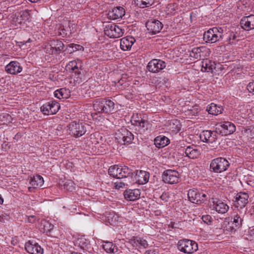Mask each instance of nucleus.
I'll return each mask as SVG.
<instances>
[{
    "instance_id": "obj_1",
    "label": "nucleus",
    "mask_w": 254,
    "mask_h": 254,
    "mask_svg": "<svg viewBox=\"0 0 254 254\" xmlns=\"http://www.w3.org/2000/svg\"><path fill=\"white\" fill-rule=\"evenodd\" d=\"M108 173L110 176L118 179L132 178L134 175L131 171L127 166H119L113 165L108 170Z\"/></svg>"
},
{
    "instance_id": "obj_32",
    "label": "nucleus",
    "mask_w": 254,
    "mask_h": 254,
    "mask_svg": "<svg viewBox=\"0 0 254 254\" xmlns=\"http://www.w3.org/2000/svg\"><path fill=\"white\" fill-rule=\"evenodd\" d=\"M30 18L29 11L27 10L21 11L16 15V22L19 24L29 21Z\"/></svg>"
},
{
    "instance_id": "obj_6",
    "label": "nucleus",
    "mask_w": 254,
    "mask_h": 254,
    "mask_svg": "<svg viewBox=\"0 0 254 254\" xmlns=\"http://www.w3.org/2000/svg\"><path fill=\"white\" fill-rule=\"evenodd\" d=\"M230 164L224 158L218 157L212 160L210 165V168L215 173H221L226 171Z\"/></svg>"
},
{
    "instance_id": "obj_18",
    "label": "nucleus",
    "mask_w": 254,
    "mask_h": 254,
    "mask_svg": "<svg viewBox=\"0 0 254 254\" xmlns=\"http://www.w3.org/2000/svg\"><path fill=\"white\" fill-rule=\"evenodd\" d=\"M26 251L30 254H43V249L35 242L29 241L25 244Z\"/></svg>"
},
{
    "instance_id": "obj_24",
    "label": "nucleus",
    "mask_w": 254,
    "mask_h": 254,
    "mask_svg": "<svg viewBox=\"0 0 254 254\" xmlns=\"http://www.w3.org/2000/svg\"><path fill=\"white\" fill-rule=\"evenodd\" d=\"M44 179L40 175L34 176L30 177V187H28L30 191H34L35 189L41 187L44 184Z\"/></svg>"
},
{
    "instance_id": "obj_51",
    "label": "nucleus",
    "mask_w": 254,
    "mask_h": 254,
    "mask_svg": "<svg viewBox=\"0 0 254 254\" xmlns=\"http://www.w3.org/2000/svg\"><path fill=\"white\" fill-rule=\"evenodd\" d=\"M252 110H253V112H254V107L253 108Z\"/></svg>"
},
{
    "instance_id": "obj_39",
    "label": "nucleus",
    "mask_w": 254,
    "mask_h": 254,
    "mask_svg": "<svg viewBox=\"0 0 254 254\" xmlns=\"http://www.w3.org/2000/svg\"><path fill=\"white\" fill-rule=\"evenodd\" d=\"M178 5L175 3L168 4L165 10L166 13L168 15L174 14L177 9Z\"/></svg>"
},
{
    "instance_id": "obj_42",
    "label": "nucleus",
    "mask_w": 254,
    "mask_h": 254,
    "mask_svg": "<svg viewBox=\"0 0 254 254\" xmlns=\"http://www.w3.org/2000/svg\"><path fill=\"white\" fill-rule=\"evenodd\" d=\"M202 220L205 223L210 225L212 222L213 218L210 215H206L202 216Z\"/></svg>"
},
{
    "instance_id": "obj_8",
    "label": "nucleus",
    "mask_w": 254,
    "mask_h": 254,
    "mask_svg": "<svg viewBox=\"0 0 254 254\" xmlns=\"http://www.w3.org/2000/svg\"><path fill=\"white\" fill-rule=\"evenodd\" d=\"M130 121L132 125L138 127L143 131L147 130L150 126L146 117L139 114H133Z\"/></svg>"
},
{
    "instance_id": "obj_3",
    "label": "nucleus",
    "mask_w": 254,
    "mask_h": 254,
    "mask_svg": "<svg viewBox=\"0 0 254 254\" xmlns=\"http://www.w3.org/2000/svg\"><path fill=\"white\" fill-rule=\"evenodd\" d=\"M114 103L110 100L98 99L93 104V107L98 113H109L114 109Z\"/></svg>"
},
{
    "instance_id": "obj_13",
    "label": "nucleus",
    "mask_w": 254,
    "mask_h": 254,
    "mask_svg": "<svg viewBox=\"0 0 254 254\" xmlns=\"http://www.w3.org/2000/svg\"><path fill=\"white\" fill-rule=\"evenodd\" d=\"M180 174L175 170H167L164 172L163 180L166 183L175 184L179 183Z\"/></svg>"
},
{
    "instance_id": "obj_27",
    "label": "nucleus",
    "mask_w": 254,
    "mask_h": 254,
    "mask_svg": "<svg viewBox=\"0 0 254 254\" xmlns=\"http://www.w3.org/2000/svg\"><path fill=\"white\" fill-rule=\"evenodd\" d=\"M135 42V39L132 36H127L121 39L120 47L123 51L130 50L132 45Z\"/></svg>"
},
{
    "instance_id": "obj_26",
    "label": "nucleus",
    "mask_w": 254,
    "mask_h": 254,
    "mask_svg": "<svg viewBox=\"0 0 254 254\" xmlns=\"http://www.w3.org/2000/svg\"><path fill=\"white\" fill-rule=\"evenodd\" d=\"M83 66L82 61L79 59L70 61L66 65L67 70H72L75 73L80 74V70Z\"/></svg>"
},
{
    "instance_id": "obj_7",
    "label": "nucleus",
    "mask_w": 254,
    "mask_h": 254,
    "mask_svg": "<svg viewBox=\"0 0 254 254\" xmlns=\"http://www.w3.org/2000/svg\"><path fill=\"white\" fill-rule=\"evenodd\" d=\"M115 139L123 144L130 143L133 139V134L126 128H121L115 133Z\"/></svg>"
},
{
    "instance_id": "obj_12",
    "label": "nucleus",
    "mask_w": 254,
    "mask_h": 254,
    "mask_svg": "<svg viewBox=\"0 0 254 254\" xmlns=\"http://www.w3.org/2000/svg\"><path fill=\"white\" fill-rule=\"evenodd\" d=\"M124 32V30L115 24L107 26L104 30L105 35L113 38H117L122 36Z\"/></svg>"
},
{
    "instance_id": "obj_4",
    "label": "nucleus",
    "mask_w": 254,
    "mask_h": 254,
    "mask_svg": "<svg viewBox=\"0 0 254 254\" xmlns=\"http://www.w3.org/2000/svg\"><path fill=\"white\" fill-rule=\"evenodd\" d=\"M178 249L184 253L191 254L198 249L197 244L194 241L183 239L179 241Z\"/></svg>"
},
{
    "instance_id": "obj_22",
    "label": "nucleus",
    "mask_w": 254,
    "mask_h": 254,
    "mask_svg": "<svg viewBox=\"0 0 254 254\" xmlns=\"http://www.w3.org/2000/svg\"><path fill=\"white\" fill-rule=\"evenodd\" d=\"M216 126L221 127L222 130L221 132L225 135L232 134L236 130L235 125L230 122L219 123Z\"/></svg>"
},
{
    "instance_id": "obj_9",
    "label": "nucleus",
    "mask_w": 254,
    "mask_h": 254,
    "mask_svg": "<svg viewBox=\"0 0 254 254\" xmlns=\"http://www.w3.org/2000/svg\"><path fill=\"white\" fill-rule=\"evenodd\" d=\"M188 196L190 201L196 204L201 203L208 198L205 193L195 189H190L188 191Z\"/></svg>"
},
{
    "instance_id": "obj_41",
    "label": "nucleus",
    "mask_w": 254,
    "mask_h": 254,
    "mask_svg": "<svg viewBox=\"0 0 254 254\" xmlns=\"http://www.w3.org/2000/svg\"><path fill=\"white\" fill-rule=\"evenodd\" d=\"M133 241L136 246L138 244L144 248H146L148 246L147 242L142 238L135 237L133 238Z\"/></svg>"
},
{
    "instance_id": "obj_35",
    "label": "nucleus",
    "mask_w": 254,
    "mask_h": 254,
    "mask_svg": "<svg viewBox=\"0 0 254 254\" xmlns=\"http://www.w3.org/2000/svg\"><path fill=\"white\" fill-rule=\"evenodd\" d=\"M54 96L60 99H67L70 96V92L65 88H61L54 92Z\"/></svg>"
},
{
    "instance_id": "obj_36",
    "label": "nucleus",
    "mask_w": 254,
    "mask_h": 254,
    "mask_svg": "<svg viewBox=\"0 0 254 254\" xmlns=\"http://www.w3.org/2000/svg\"><path fill=\"white\" fill-rule=\"evenodd\" d=\"M205 48L202 47H194L190 51V55L191 57L194 59H199L202 56L201 53L203 52V50Z\"/></svg>"
},
{
    "instance_id": "obj_43",
    "label": "nucleus",
    "mask_w": 254,
    "mask_h": 254,
    "mask_svg": "<svg viewBox=\"0 0 254 254\" xmlns=\"http://www.w3.org/2000/svg\"><path fill=\"white\" fill-rule=\"evenodd\" d=\"M127 182H124L120 181H118L114 183V188L116 189L123 188L126 185H127Z\"/></svg>"
},
{
    "instance_id": "obj_31",
    "label": "nucleus",
    "mask_w": 254,
    "mask_h": 254,
    "mask_svg": "<svg viewBox=\"0 0 254 254\" xmlns=\"http://www.w3.org/2000/svg\"><path fill=\"white\" fill-rule=\"evenodd\" d=\"M185 153L186 156L190 159L196 158L200 154L195 146H189L186 148Z\"/></svg>"
},
{
    "instance_id": "obj_16",
    "label": "nucleus",
    "mask_w": 254,
    "mask_h": 254,
    "mask_svg": "<svg viewBox=\"0 0 254 254\" xmlns=\"http://www.w3.org/2000/svg\"><path fill=\"white\" fill-rule=\"evenodd\" d=\"M64 47V45L61 41L59 40H51L46 45L45 49L47 53L53 54L55 52L63 50Z\"/></svg>"
},
{
    "instance_id": "obj_10",
    "label": "nucleus",
    "mask_w": 254,
    "mask_h": 254,
    "mask_svg": "<svg viewBox=\"0 0 254 254\" xmlns=\"http://www.w3.org/2000/svg\"><path fill=\"white\" fill-rule=\"evenodd\" d=\"M233 218L229 225L232 228V230H236L240 228L242 225L244 217L246 213V210H235Z\"/></svg>"
},
{
    "instance_id": "obj_14",
    "label": "nucleus",
    "mask_w": 254,
    "mask_h": 254,
    "mask_svg": "<svg viewBox=\"0 0 254 254\" xmlns=\"http://www.w3.org/2000/svg\"><path fill=\"white\" fill-rule=\"evenodd\" d=\"M249 195L245 192H240L238 193L235 197L234 206L236 210H246L244 207L248 203Z\"/></svg>"
},
{
    "instance_id": "obj_17",
    "label": "nucleus",
    "mask_w": 254,
    "mask_h": 254,
    "mask_svg": "<svg viewBox=\"0 0 254 254\" xmlns=\"http://www.w3.org/2000/svg\"><path fill=\"white\" fill-rule=\"evenodd\" d=\"M146 27L149 33L155 34L160 31L163 28V24L158 20L151 19L146 22Z\"/></svg>"
},
{
    "instance_id": "obj_47",
    "label": "nucleus",
    "mask_w": 254,
    "mask_h": 254,
    "mask_svg": "<svg viewBox=\"0 0 254 254\" xmlns=\"http://www.w3.org/2000/svg\"><path fill=\"white\" fill-rule=\"evenodd\" d=\"M36 221V217L34 215H31L28 217L27 221L29 223H33Z\"/></svg>"
},
{
    "instance_id": "obj_46",
    "label": "nucleus",
    "mask_w": 254,
    "mask_h": 254,
    "mask_svg": "<svg viewBox=\"0 0 254 254\" xmlns=\"http://www.w3.org/2000/svg\"><path fill=\"white\" fill-rule=\"evenodd\" d=\"M247 89L249 92L254 94V81L249 83L247 85Z\"/></svg>"
},
{
    "instance_id": "obj_34",
    "label": "nucleus",
    "mask_w": 254,
    "mask_h": 254,
    "mask_svg": "<svg viewBox=\"0 0 254 254\" xmlns=\"http://www.w3.org/2000/svg\"><path fill=\"white\" fill-rule=\"evenodd\" d=\"M169 143V139L165 136H158L154 139V144L158 148H163Z\"/></svg>"
},
{
    "instance_id": "obj_28",
    "label": "nucleus",
    "mask_w": 254,
    "mask_h": 254,
    "mask_svg": "<svg viewBox=\"0 0 254 254\" xmlns=\"http://www.w3.org/2000/svg\"><path fill=\"white\" fill-rule=\"evenodd\" d=\"M213 210H215L219 213L224 214L226 213L229 210L228 205L221 201H213V204L211 205Z\"/></svg>"
},
{
    "instance_id": "obj_30",
    "label": "nucleus",
    "mask_w": 254,
    "mask_h": 254,
    "mask_svg": "<svg viewBox=\"0 0 254 254\" xmlns=\"http://www.w3.org/2000/svg\"><path fill=\"white\" fill-rule=\"evenodd\" d=\"M215 62L208 59L203 60L201 62V70L203 72L212 71L215 68Z\"/></svg>"
},
{
    "instance_id": "obj_52",
    "label": "nucleus",
    "mask_w": 254,
    "mask_h": 254,
    "mask_svg": "<svg viewBox=\"0 0 254 254\" xmlns=\"http://www.w3.org/2000/svg\"><path fill=\"white\" fill-rule=\"evenodd\" d=\"M50 50V47H49V51Z\"/></svg>"
},
{
    "instance_id": "obj_21",
    "label": "nucleus",
    "mask_w": 254,
    "mask_h": 254,
    "mask_svg": "<svg viewBox=\"0 0 254 254\" xmlns=\"http://www.w3.org/2000/svg\"><path fill=\"white\" fill-rule=\"evenodd\" d=\"M199 137L203 142L213 143L216 140L217 135L216 132L203 130L200 133Z\"/></svg>"
},
{
    "instance_id": "obj_50",
    "label": "nucleus",
    "mask_w": 254,
    "mask_h": 254,
    "mask_svg": "<svg viewBox=\"0 0 254 254\" xmlns=\"http://www.w3.org/2000/svg\"><path fill=\"white\" fill-rule=\"evenodd\" d=\"M153 252L151 251H146L144 254H153Z\"/></svg>"
},
{
    "instance_id": "obj_40",
    "label": "nucleus",
    "mask_w": 254,
    "mask_h": 254,
    "mask_svg": "<svg viewBox=\"0 0 254 254\" xmlns=\"http://www.w3.org/2000/svg\"><path fill=\"white\" fill-rule=\"evenodd\" d=\"M67 49L70 53H72L77 51H83L84 48L78 44H70L67 45Z\"/></svg>"
},
{
    "instance_id": "obj_23",
    "label": "nucleus",
    "mask_w": 254,
    "mask_h": 254,
    "mask_svg": "<svg viewBox=\"0 0 254 254\" xmlns=\"http://www.w3.org/2000/svg\"><path fill=\"white\" fill-rule=\"evenodd\" d=\"M125 14V9L121 6H117L109 11L108 16L110 19L115 20L122 18Z\"/></svg>"
},
{
    "instance_id": "obj_15",
    "label": "nucleus",
    "mask_w": 254,
    "mask_h": 254,
    "mask_svg": "<svg viewBox=\"0 0 254 254\" xmlns=\"http://www.w3.org/2000/svg\"><path fill=\"white\" fill-rule=\"evenodd\" d=\"M166 67V63L159 59H153L150 61L147 66L148 70L153 73L159 72Z\"/></svg>"
},
{
    "instance_id": "obj_44",
    "label": "nucleus",
    "mask_w": 254,
    "mask_h": 254,
    "mask_svg": "<svg viewBox=\"0 0 254 254\" xmlns=\"http://www.w3.org/2000/svg\"><path fill=\"white\" fill-rule=\"evenodd\" d=\"M53 226L51 225L49 222H45L44 224V232H50L53 229Z\"/></svg>"
},
{
    "instance_id": "obj_20",
    "label": "nucleus",
    "mask_w": 254,
    "mask_h": 254,
    "mask_svg": "<svg viewBox=\"0 0 254 254\" xmlns=\"http://www.w3.org/2000/svg\"><path fill=\"white\" fill-rule=\"evenodd\" d=\"M241 27L246 31L254 29V15L244 17L240 21Z\"/></svg>"
},
{
    "instance_id": "obj_29",
    "label": "nucleus",
    "mask_w": 254,
    "mask_h": 254,
    "mask_svg": "<svg viewBox=\"0 0 254 254\" xmlns=\"http://www.w3.org/2000/svg\"><path fill=\"white\" fill-rule=\"evenodd\" d=\"M124 195L125 198L129 201H135L139 198L140 195V190L138 189L126 190Z\"/></svg>"
},
{
    "instance_id": "obj_45",
    "label": "nucleus",
    "mask_w": 254,
    "mask_h": 254,
    "mask_svg": "<svg viewBox=\"0 0 254 254\" xmlns=\"http://www.w3.org/2000/svg\"><path fill=\"white\" fill-rule=\"evenodd\" d=\"M199 111L198 108L193 107L192 108L188 111V114L191 116H195Z\"/></svg>"
},
{
    "instance_id": "obj_33",
    "label": "nucleus",
    "mask_w": 254,
    "mask_h": 254,
    "mask_svg": "<svg viewBox=\"0 0 254 254\" xmlns=\"http://www.w3.org/2000/svg\"><path fill=\"white\" fill-rule=\"evenodd\" d=\"M223 108L221 106H217L214 103H211L208 105L206 108V111L209 114L217 115L222 113L223 111Z\"/></svg>"
},
{
    "instance_id": "obj_48",
    "label": "nucleus",
    "mask_w": 254,
    "mask_h": 254,
    "mask_svg": "<svg viewBox=\"0 0 254 254\" xmlns=\"http://www.w3.org/2000/svg\"><path fill=\"white\" fill-rule=\"evenodd\" d=\"M171 122H172L173 125H175V124H178L176 125V127L174 128V129L177 131L180 130V127L179 122L177 120H172Z\"/></svg>"
},
{
    "instance_id": "obj_49",
    "label": "nucleus",
    "mask_w": 254,
    "mask_h": 254,
    "mask_svg": "<svg viewBox=\"0 0 254 254\" xmlns=\"http://www.w3.org/2000/svg\"><path fill=\"white\" fill-rule=\"evenodd\" d=\"M247 55L249 57L248 58H254V53L250 52L249 54H247Z\"/></svg>"
},
{
    "instance_id": "obj_19",
    "label": "nucleus",
    "mask_w": 254,
    "mask_h": 254,
    "mask_svg": "<svg viewBox=\"0 0 254 254\" xmlns=\"http://www.w3.org/2000/svg\"><path fill=\"white\" fill-rule=\"evenodd\" d=\"M5 71L11 74H17L22 71L23 68L17 61H11L5 67Z\"/></svg>"
},
{
    "instance_id": "obj_5",
    "label": "nucleus",
    "mask_w": 254,
    "mask_h": 254,
    "mask_svg": "<svg viewBox=\"0 0 254 254\" xmlns=\"http://www.w3.org/2000/svg\"><path fill=\"white\" fill-rule=\"evenodd\" d=\"M67 131L74 136H81L86 131L84 124L82 122H72L67 127Z\"/></svg>"
},
{
    "instance_id": "obj_2",
    "label": "nucleus",
    "mask_w": 254,
    "mask_h": 254,
    "mask_svg": "<svg viewBox=\"0 0 254 254\" xmlns=\"http://www.w3.org/2000/svg\"><path fill=\"white\" fill-rule=\"evenodd\" d=\"M223 33L222 28L213 27L204 32L203 39L207 43H214L222 39Z\"/></svg>"
},
{
    "instance_id": "obj_25",
    "label": "nucleus",
    "mask_w": 254,
    "mask_h": 254,
    "mask_svg": "<svg viewBox=\"0 0 254 254\" xmlns=\"http://www.w3.org/2000/svg\"><path fill=\"white\" fill-rule=\"evenodd\" d=\"M149 173L145 171H136L134 175L135 183L139 184H145L149 180Z\"/></svg>"
},
{
    "instance_id": "obj_37",
    "label": "nucleus",
    "mask_w": 254,
    "mask_h": 254,
    "mask_svg": "<svg viewBox=\"0 0 254 254\" xmlns=\"http://www.w3.org/2000/svg\"><path fill=\"white\" fill-rule=\"evenodd\" d=\"M155 0H136V4L140 8L148 7L151 6Z\"/></svg>"
},
{
    "instance_id": "obj_38",
    "label": "nucleus",
    "mask_w": 254,
    "mask_h": 254,
    "mask_svg": "<svg viewBox=\"0 0 254 254\" xmlns=\"http://www.w3.org/2000/svg\"><path fill=\"white\" fill-rule=\"evenodd\" d=\"M103 244V248L107 253H114L116 246L114 245L112 242H104Z\"/></svg>"
},
{
    "instance_id": "obj_11",
    "label": "nucleus",
    "mask_w": 254,
    "mask_h": 254,
    "mask_svg": "<svg viewBox=\"0 0 254 254\" xmlns=\"http://www.w3.org/2000/svg\"><path fill=\"white\" fill-rule=\"evenodd\" d=\"M41 112L45 115H54L60 109V104L56 101L46 103L41 107Z\"/></svg>"
}]
</instances>
